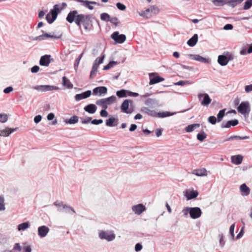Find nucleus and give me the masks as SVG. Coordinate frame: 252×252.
<instances>
[{
	"label": "nucleus",
	"mask_w": 252,
	"mask_h": 252,
	"mask_svg": "<svg viewBox=\"0 0 252 252\" xmlns=\"http://www.w3.org/2000/svg\"><path fill=\"white\" fill-rule=\"evenodd\" d=\"M154 73H150L149 74L150 77V80L149 82L150 85H153L164 80V79L158 75L152 77Z\"/></svg>",
	"instance_id": "nucleus-18"
},
{
	"label": "nucleus",
	"mask_w": 252,
	"mask_h": 252,
	"mask_svg": "<svg viewBox=\"0 0 252 252\" xmlns=\"http://www.w3.org/2000/svg\"><path fill=\"white\" fill-rule=\"evenodd\" d=\"M213 2L215 5L217 6H222L227 4V2L225 0H214Z\"/></svg>",
	"instance_id": "nucleus-46"
},
{
	"label": "nucleus",
	"mask_w": 252,
	"mask_h": 252,
	"mask_svg": "<svg viewBox=\"0 0 252 252\" xmlns=\"http://www.w3.org/2000/svg\"><path fill=\"white\" fill-rule=\"evenodd\" d=\"M99 237L102 240L110 242L115 239L116 236L112 231L101 230L99 232Z\"/></svg>",
	"instance_id": "nucleus-5"
},
{
	"label": "nucleus",
	"mask_w": 252,
	"mask_h": 252,
	"mask_svg": "<svg viewBox=\"0 0 252 252\" xmlns=\"http://www.w3.org/2000/svg\"><path fill=\"white\" fill-rule=\"evenodd\" d=\"M239 124V121L237 119L231 120L227 121L225 124L223 122L221 124L222 128H230L231 126H235Z\"/></svg>",
	"instance_id": "nucleus-17"
},
{
	"label": "nucleus",
	"mask_w": 252,
	"mask_h": 252,
	"mask_svg": "<svg viewBox=\"0 0 252 252\" xmlns=\"http://www.w3.org/2000/svg\"><path fill=\"white\" fill-rule=\"evenodd\" d=\"M41 32L43 33V34L41 35L42 40L48 38H51L54 39H59L60 38V36L55 35L54 34H52L51 33H46L43 30L41 31Z\"/></svg>",
	"instance_id": "nucleus-26"
},
{
	"label": "nucleus",
	"mask_w": 252,
	"mask_h": 252,
	"mask_svg": "<svg viewBox=\"0 0 252 252\" xmlns=\"http://www.w3.org/2000/svg\"><path fill=\"white\" fill-rule=\"evenodd\" d=\"M39 67L38 65H34L31 69L32 73H37L39 70Z\"/></svg>",
	"instance_id": "nucleus-61"
},
{
	"label": "nucleus",
	"mask_w": 252,
	"mask_h": 252,
	"mask_svg": "<svg viewBox=\"0 0 252 252\" xmlns=\"http://www.w3.org/2000/svg\"><path fill=\"white\" fill-rule=\"evenodd\" d=\"M78 122V117L74 115L72 117H70V119L65 120L64 121V122L66 124H75L77 123Z\"/></svg>",
	"instance_id": "nucleus-36"
},
{
	"label": "nucleus",
	"mask_w": 252,
	"mask_h": 252,
	"mask_svg": "<svg viewBox=\"0 0 252 252\" xmlns=\"http://www.w3.org/2000/svg\"><path fill=\"white\" fill-rule=\"evenodd\" d=\"M196 137L198 140L202 142L207 137V134L204 131H202L201 132L198 133L197 134Z\"/></svg>",
	"instance_id": "nucleus-43"
},
{
	"label": "nucleus",
	"mask_w": 252,
	"mask_h": 252,
	"mask_svg": "<svg viewBox=\"0 0 252 252\" xmlns=\"http://www.w3.org/2000/svg\"><path fill=\"white\" fill-rule=\"evenodd\" d=\"M234 228L235 223L232 224L229 228V237L231 240H233L234 238Z\"/></svg>",
	"instance_id": "nucleus-45"
},
{
	"label": "nucleus",
	"mask_w": 252,
	"mask_h": 252,
	"mask_svg": "<svg viewBox=\"0 0 252 252\" xmlns=\"http://www.w3.org/2000/svg\"><path fill=\"white\" fill-rule=\"evenodd\" d=\"M95 103L97 105L101 106L103 109H106L108 108L104 98L97 100Z\"/></svg>",
	"instance_id": "nucleus-37"
},
{
	"label": "nucleus",
	"mask_w": 252,
	"mask_h": 252,
	"mask_svg": "<svg viewBox=\"0 0 252 252\" xmlns=\"http://www.w3.org/2000/svg\"><path fill=\"white\" fill-rule=\"evenodd\" d=\"M198 99L201 101V104L203 106H207L211 102V99L207 94H200L198 95Z\"/></svg>",
	"instance_id": "nucleus-9"
},
{
	"label": "nucleus",
	"mask_w": 252,
	"mask_h": 252,
	"mask_svg": "<svg viewBox=\"0 0 252 252\" xmlns=\"http://www.w3.org/2000/svg\"><path fill=\"white\" fill-rule=\"evenodd\" d=\"M104 99L107 106L114 103L117 100V98L115 95H112Z\"/></svg>",
	"instance_id": "nucleus-39"
},
{
	"label": "nucleus",
	"mask_w": 252,
	"mask_h": 252,
	"mask_svg": "<svg viewBox=\"0 0 252 252\" xmlns=\"http://www.w3.org/2000/svg\"><path fill=\"white\" fill-rule=\"evenodd\" d=\"M182 212L183 213L185 217H187L188 214H189L190 218H192V219H196L199 218L202 214V211L201 209L197 207H185L183 209Z\"/></svg>",
	"instance_id": "nucleus-2"
},
{
	"label": "nucleus",
	"mask_w": 252,
	"mask_h": 252,
	"mask_svg": "<svg viewBox=\"0 0 252 252\" xmlns=\"http://www.w3.org/2000/svg\"><path fill=\"white\" fill-rule=\"evenodd\" d=\"M133 101L130 99H126L125 100L121 106V111L124 113L126 114H131L132 113L133 109L131 108L129 109V104H132Z\"/></svg>",
	"instance_id": "nucleus-6"
},
{
	"label": "nucleus",
	"mask_w": 252,
	"mask_h": 252,
	"mask_svg": "<svg viewBox=\"0 0 252 252\" xmlns=\"http://www.w3.org/2000/svg\"><path fill=\"white\" fill-rule=\"evenodd\" d=\"M118 119L111 117V118H109L108 119L106 120L105 124L107 126L111 127L116 126L118 124Z\"/></svg>",
	"instance_id": "nucleus-23"
},
{
	"label": "nucleus",
	"mask_w": 252,
	"mask_h": 252,
	"mask_svg": "<svg viewBox=\"0 0 252 252\" xmlns=\"http://www.w3.org/2000/svg\"><path fill=\"white\" fill-rule=\"evenodd\" d=\"M200 127L199 124H193L188 125L185 128V130L187 132H191L193 131L195 129Z\"/></svg>",
	"instance_id": "nucleus-30"
},
{
	"label": "nucleus",
	"mask_w": 252,
	"mask_h": 252,
	"mask_svg": "<svg viewBox=\"0 0 252 252\" xmlns=\"http://www.w3.org/2000/svg\"><path fill=\"white\" fill-rule=\"evenodd\" d=\"M198 195V192L197 190H192L191 191H187L185 194V196L187 200H190L195 198Z\"/></svg>",
	"instance_id": "nucleus-21"
},
{
	"label": "nucleus",
	"mask_w": 252,
	"mask_h": 252,
	"mask_svg": "<svg viewBox=\"0 0 252 252\" xmlns=\"http://www.w3.org/2000/svg\"><path fill=\"white\" fill-rule=\"evenodd\" d=\"M198 41V35L194 34L187 42L188 45L190 47L195 46Z\"/></svg>",
	"instance_id": "nucleus-25"
},
{
	"label": "nucleus",
	"mask_w": 252,
	"mask_h": 252,
	"mask_svg": "<svg viewBox=\"0 0 252 252\" xmlns=\"http://www.w3.org/2000/svg\"><path fill=\"white\" fill-rule=\"evenodd\" d=\"M226 109H223L222 110H220L218 114H217V121L218 122H220L222 120V119L223 117L225 115V112Z\"/></svg>",
	"instance_id": "nucleus-40"
},
{
	"label": "nucleus",
	"mask_w": 252,
	"mask_h": 252,
	"mask_svg": "<svg viewBox=\"0 0 252 252\" xmlns=\"http://www.w3.org/2000/svg\"><path fill=\"white\" fill-rule=\"evenodd\" d=\"M208 121L209 123L211 124L212 125H215L217 121V118L216 117L214 116H211L208 117Z\"/></svg>",
	"instance_id": "nucleus-50"
},
{
	"label": "nucleus",
	"mask_w": 252,
	"mask_h": 252,
	"mask_svg": "<svg viewBox=\"0 0 252 252\" xmlns=\"http://www.w3.org/2000/svg\"><path fill=\"white\" fill-rule=\"evenodd\" d=\"M103 123V120L102 119H94L91 121V124L94 125H98Z\"/></svg>",
	"instance_id": "nucleus-58"
},
{
	"label": "nucleus",
	"mask_w": 252,
	"mask_h": 252,
	"mask_svg": "<svg viewBox=\"0 0 252 252\" xmlns=\"http://www.w3.org/2000/svg\"><path fill=\"white\" fill-rule=\"evenodd\" d=\"M22 249V247L20 246V244L18 243H15L14 245L13 250L16 251H21Z\"/></svg>",
	"instance_id": "nucleus-57"
},
{
	"label": "nucleus",
	"mask_w": 252,
	"mask_h": 252,
	"mask_svg": "<svg viewBox=\"0 0 252 252\" xmlns=\"http://www.w3.org/2000/svg\"><path fill=\"white\" fill-rule=\"evenodd\" d=\"M145 104L152 108L158 107L161 106L159 100L156 99L148 98L145 102Z\"/></svg>",
	"instance_id": "nucleus-12"
},
{
	"label": "nucleus",
	"mask_w": 252,
	"mask_h": 252,
	"mask_svg": "<svg viewBox=\"0 0 252 252\" xmlns=\"http://www.w3.org/2000/svg\"><path fill=\"white\" fill-rule=\"evenodd\" d=\"M207 171L205 168L195 170L192 171V174L197 176H203L207 175Z\"/></svg>",
	"instance_id": "nucleus-32"
},
{
	"label": "nucleus",
	"mask_w": 252,
	"mask_h": 252,
	"mask_svg": "<svg viewBox=\"0 0 252 252\" xmlns=\"http://www.w3.org/2000/svg\"><path fill=\"white\" fill-rule=\"evenodd\" d=\"M157 9V7H155L154 6L151 7L150 8L147 9L142 14H140L143 17H147V13L153 11V10Z\"/></svg>",
	"instance_id": "nucleus-53"
},
{
	"label": "nucleus",
	"mask_w": 252,
	"mask_h": 252,
	"mask_svg": "<svg viewBox=\"0 0 252 252\" xmlns=\"http://www.w3.org/2000/svg\"><path fill=\"white\" fill-rule=\"evenodd\" d=\"M66 20L69 23L75 22L80 30H81V23H82L83 26L92 25L90 15L79 14L77 10L70 11L67 15Z\"/></svg>",
	"instance_id": "nucleus-1"
},
{
	"label": "nucleus",
	"mask_w": 252,
	"mask_h": 252,
	"mask_svg": "<svg viewBox=\"0 0 252 252\" xmlns=\"http://www.w3.org/2000/svg\"><path fill=\"white\" fill-rule=\"evenodd\" d=\"M29 223L25 222L18 225V229L19 231L24 230L29 227Z\"/></svg>",
	"instance_id": "nucleus-41"
},
{
	"label": "nucleus",
	"mask_w": 252,
	"mask_h": 252,
	"mask_svg": "<svg viewBox=\"0 0 252 252\" xmlns=\"http://www.w3.org/2000/svg\"><path fill=\"white\" fill-rule=\"evenodd\" d=\"M189 84V81H187V80H181V81H179L178 82H177L176 83H174V85H176V86H184L185 85H187V84Z\"/></svg>",
	"instance_id": "nucleus-52"
},
{
	"label": "nucleus",
	"mask_w": 252,
	"mask_h": 252,
	"mask_svg": "<svg viewBox=\"0 0 252 252\" xmlns=\"http://www.w3.org/2000/svg\"><path fill=\"white\" fill-rule=\"evenodd\" d=\"M111 37L115 41L116 43L122 44L126 40V36L124 34H120L118 32H114L111 35Z\"/></svg>",
	"instance_id": "nucleus-8"
},
{
	"label": "nucleus",
	"mask_w": 252,
	"mask_h": 252,
	"mask_svg": "<svg viewBox=\"0 0 252 252\" xmlns=\"http://www.w3.org/2000/svg\"><path fill=\"white\" fill-rule=\"evenodd\" d=\"M60 12L59 5L55 4L53 9L50 10L49 13L46 16V19L49 24L53 23L56 19L58 13Z\"/></svg>",
	"instance_id": "nucleus-3"
},
{
	"label": "nucleus",
	"mask_w": 252,
	"mask_h": 252,
	"mask_svg": "<svg viewBox=\"0 0 252 252\" xmlns=\"http://www.w3.org/2000/svg\"><path fill=\"white\" fill-rule=\"evenodd\" d=\"M49 228L45 225H42L38 228V235L41 238L45 237L49 232Z\"/></svg>",
	"instance_id": "nucleus-13"
},
{
	"label": "nucleus",
	"mask_w": 252,
	"mask_h": 252,
	"mask_svg": "<svg viewBox=\"0 0 252 252\" xmlns=\"http://www.w3.org/2000/svg\"><path fill=\"white\" fill-rule=\"evenodd\" d=\"M244 0H230L227 2V4L231 6L234 7L238 4L241 3Z\"/></svg>",
	"instance_id": "nucleus-42"
},
{
	"label": "nucleus",
	"mask_w": 252,
	"mask_h": 252,
	"mask_svg": "<svg viewBox=\"0 0 252 252\" xmlns=\"http://www.w3.org/2000/svg\"><path fill=\"white\" fill-rule=\"evenodd\" d=\"M97 70L95 69L92 68L90 73V78H93L96 76Z\"/></svg>",
	"instance_id": "nucleus-62"
},
{
	"label": "nucleus",
	"mask_w": 252,
	"mask_h": 252,
	"mask_svg": "<svg viewBox=\"0 0 252 252\" xmlns=\"http://www.w3.org/2000/svg\"><path fill=\"white\" fill-rule=\"evenodd\" d=\"M63 212L70 214H72V213H76L75 211L72 207L66 204H65V206H63Z\"/></svg>",
	"instance_id": "nucleus-35"
},
{
	"label": "nucleus",
	"mask_w": 252,
	"mask_h": 252,
	"mask_svg": "<svg viewBox=\"0 0 252 252\" xmlns=\"http://www.w3.org/2000/svg\"><path fill=\"white\" fill-rule=\"evenodd\" d=\"M29 39L34 40V41H35V40H39V41L42 40L41 35H40L39 36H35V37L29 36Z\"/></svg>",
	"instance_id": "nucleus-59"
},
{
	"label": "nucleus",
	"mask_w": 252,
	"mask_h": 252,
	"mask_svg": "<svg viewBox=\"0 0 252 252\" xmlns=\"http://www.w3.org/2000/svg\"><path fill=\"white\" fill-rule=\"evenodd\" d=\"M233 28V26L231 24H226L223 28V29L226 31L231 30Z\"/></svg>",
	"instance_id": "nucleus-60"
},
{
	"label": "nucleus",
	"mask_w": 252,
	"mask_h": 252,
	"mask_svg": "<svg viewBox=\"0 0 252 252\" xmlns=\"http://www.w3.org/2000/svg\"><path fill=\"white\" fill-rule=\"evenodd\" d=\"M17 128H10L8 127H6L4 129H0V136L3 137L8 136L11 133L16 131L17 129Z\"/></svg>",
	"instance_id": "nucleus-19"
},
{
	"label": "nucleus",
	"mask_w": 252,
	"mask_h": 252,
	"mask_svg": "<svg viewBox=\"0 0 252 252\" xmlns=\"http://www.w3.org/2000/svg\"><path fill=\"white\" fill-rule=\"evenodd\" d=\"M218 62L221 66L226 65L228 63V60H227L226 56L224 55H219Z\"/></svg>",
	"instance_id": "nucleus-24"
},
{
	"label": "nucleus",
	"mask_w": 252,
	"mask_h": 252,
	"mask_svg": "<svg viewBox=\"0 0 252 252\" xmlns=\"http://www.w3.org/2000/svg\"><path fill=\"white\" fill-rule=\"evenodd\" d=\"M189 57L192 59L194 60L201 63H209L210 62V60L209 59H207L199 55H192L189 54L188 55Z\"/></svg>",
	"instance_id": "nucleus-15"
},
{
	"label": "nucleus",
	"mask_w": 252,
	"mask_h": 252,
	"mask_svg": "<svg viewBox=\"0 0 252 252\" xmlns=\"http://www.w3.org/2000/svg\"><path fill=\"white\" fill-rule=\"evenodd\" d=\"M243 158V157L240 155L232 156L231 158V162L236 165H239L242 163Z\"/></svg>",
	"instance_id": "nucleus-22"
},
{
	"label": "nucleus",
	"mask_w": 252,
	"mask_h": 252,
	"mask_svg": "<svg viewBox=\"0 0 252 252\" xmlns=\"http://www.w3.org/2000/svg\"><path fill=\"white\" fill-rule=\"evenodd\" d=\"M84 109L86 112L93 114L96 112L97 110V107L94 104H89L86 105L84 107Z\"/></svg>",
	"instance_id": "nucleus-20"
},
{
	"label": "nucleus",
	"mask_w": 252,
	"mask_h": 252,
	"mask_svg": "<svg viewBox=\"0 0 252 252\" xmlns=\"http://www.w3.org/2000/svg\"><path fill=\"white\" fill-rule=\"evenodd\" d=\"M41 119H42V116L41 115H37L34 118V122L35 123L37 124L41 121Z\"/></svg>",
	"instance_id": "nucleus-63"
},
{
	"label": "nucleus",
	"mask_w": 252,
	"mask_h": 252,
	"mask_svg": "<svg viewBox=\"0 0 252 252\" xmlns=\"http://www.w3.org/2000/svg\"><path fill=\"white\" fill-rule=\"evenodd\" d=\"M8 120V115L5 114H0V122L5 123Z\"/></svg>",
	"instance_id": "nucleus-51"
},
{
	"label": "nucleus",
	"mask_w": 252,
	"mask_h": 252,
	"mask_svg": "<svg viewBox=\"0 0 252 252\" xmlns=\"http://www.w3.org/2000/svg\"><path fill=\"white\" fill-rule=\"evenodd\" d=\"M5 209L4 197L2 196H0V211H4Z\"/></svg>",
	"instance_id": "nucleus-48"
},
{
	"label": "nucleus",
	"mask_w": 252,
	"mask_h": 252,
	"mask_svg": "<svg viewBox=\"0 0 252 252\" xmlns=\"http://www.w3.org/2000/svg\"><path fill=\"white\" fill-rule=\"evenodd\" d=\"M240 189L241 192L244 193L245 195H248L250 194V189L245 184H243L240 186Z\"/></svg>",
	"instance_id": "nucleus-34"
},
{
	"label": "nucleus",
	"mask_w": 252,
	"mask_h": 252,
	"mask_svg": "<svg viewBox=\"0 0 252 252\" xmlns=\"http://www.w3.org/2000/svg\"><path fill=\"white\" fill-rule=\"evenodd\" d=\"M141 111L146 113L149 116L153 117H156V111L153 110H151L148 107H143L141 109Z\"/></svg>",
	"instance_id": "nucleus-27"
},
{
	"label": "nucleus",
	"mask_w": 252,
	"mask_h": 252,
	"mask_svg": "<svg viewBox=\"0 0 252 252\" xmlns=\"http://www.w3.org/2000/svg\"><path fill=\"white\" fill-rule=\"evenodd\" d=\"M32 88L39 92H48L59 90L58 87L48 85L35 86L32 87Z\"/></svg>",
	"instance_id": "nucleus-7"
},
{
	"label": "nucleus",
	"mask_w": 252,
	"mask_h": 252,
	"mask_svg": "<svg viewBox=\"0 0 252 252\" xmlns=\"http://www.w3.org/2000/svg\"><path fill=\"white\" fill-rule=\"evenodd\" d=\"M117 7L120 10L124 11L126 9V6L121 2H117L116 3Z\"/></svg>",
	"instance_id": "nucleus-56"
},
{
	"label": "nucleus",
	"mask_w": 252,
	"mask_h": 252,
	"mask_svg": "<svg viewBox=\"0 0 252 252\" xmlns=\"http://www.w3.org/2000/svg\"><path fill=\"white\" fill-rule=\"evenodd\" d=\"M100 19L102 21L109 22L110 19V16L107 13H102L100 14Z\"/></svg>",
	"instance_id": "nucleus-44"
},
{
	"label": "nucleus",
	"mask_w": 252,
	"mask_h": 252,
	"mask_svg": "<svg viewBox=\"0 0 252 252\" xmlns=\"http://www.w3.org/2000/svg\"><path fill=\"white\" fill-rule=\"evenodd\" d=\"M219 237L220 238V245L221 247H223L225 245V242L223 239V235L222 233L220 234L219 235Z\"/></svg>",
	"instance_id": "nucleus-54"
},
{
	"label": "nucleus",
	"mask_w": 252,
	"mask_h": 252,
	"mask_svg": "<svg viewBox=\"0 0 252 252\" xmlns=\"http://www.w3.org/2000/svg\"><path fill=\"white\" fill-rule=\"evenodd\" d=\"M51 56L50 55H45L41 57L39 64L41 66H48L51 61H53V59L51 58Z\"/></svg>",
	"instance_id": "nucleus-10"
},
{
	"label": "nucleus",
	"mask_w": 252,
	"mask_h": 252,
	"mask_svg": "<svg viewBox=\"0 0 252 252\" xmlns=\"http://www.w3.org/2000/svg\"><path fill=\"white\" fill-rule=\"evenodd\" d=\"M146 208L145 206L142 204H138L136 205H134L132 207V210L135 214L140 215L142 212L146 210Z\"/></svg>",
	"instance_id": "nucleus-14"
},
{
	"label": "nucleus",
	"mask_w": 252,
	"mask_h": 252,
	"mask_svg": "<svg viewBox=\"0 0 252 252\" xmlns=\"http://www.w3.org/2000/svg\"><path fill=\"white\" fill-rule=\"evenodd\" d=\"M245 90L247 93L252 91V84L247 85L245 87Z\"/></svg>",
	"instance_id": "nucleus-64"
},
{
	"label": "nucleus",
	"mask_w": 252,
	"mask_h": 252,
	"mask_svg": "<svg viewBox=\"0 0 252 252\" xmlns=\"http://www.w3.org/2000/svg\"><path fill=\"white\" fill-rule=\"evenodd\" d=\"M238 112L245 117L248 116L250 112V105L248 101H243L237 107Z\"/></svg>",
	"instance_id": "nucleus-4"
},
{
	"label": "nucleus",
	"mask_w": 252,
	"mask_h": 252,
	"mask_svg": "<svg viewBox=\"0 0 252 252\" xmlns=\"http://www.w3.org/2000/svg\"><path fill=\"white\" fill-rule=\"evenodd\" d=\"M112 24L114 25L115 26H118L119 24V19L116 17H110L109 21Z\"/></svg>",
	"instance_id": "nucleus-49"
},
{
	"label": "nucleus",
	"mask_w": 252,
	"mask_h": 252,
	"mask_svg": "<svg viewBox=\"0 0 252 252\" xmlns=\"http://www.w3.org/2000/svg\"><path fill=\"white\" fill-rule=\"evenodd\" d=\"M54 205L58 208V211L59 212H63V206L65 205L63 202L56 201L54 203Z\"/></svg>",
	"instance_id": "nucleus-38"
},
{
	"label": "nucleus",
	"mask_w": 252,
	"mask_h": 252,
	"mask_svg": "<svg viewBox=\"0 0 252 252\" xmlns=\"http://www.w3.org/2000/svg\"><path fill=\"white\" fill-rule=\"evenodd\" d=\"M81 122L82 124H87L89 123L90 122H91L92 120V117H88L86 119H83L82 118H80Z\"/></svg>",
	"instance_id": "nucleus-55"
},
{
	"label": "nucleus",
	"mask_w": 252,
	"mask_h": 252,
	"mask_svg": "<svg viewBox=\"0 0 252 252\" xmlns=\"http://www.w3.org/2000/svg\"><path fill=\"white\" fill-rule=\"evenodd\" d=\"M107 92V88L104 86L97 87L94 88L93 90V94L94 95L98 94L101 96L106 94Z\"/></svg>",
	"instance_id": "nucleus-11"
},
{
	"label": "nucleus",
	"mask_w": 252,
	"mask_h": 252,
	"mask_svg": "<svg viewBox=\"0 0 252 252\" xmlns=\"http://www.w3.org/2000/svg\"><path fill=\"white\" fill-rule=\"evenodd\" d=\"M252 6V0H247L245 1L243 9L244 10H248L250 9Z\"/></svg>",
	"instance_id": "nucleus-47"
},
{
	"label": "nucleus",
	"mask_w": 252,
	"mask_h": 252,
	"mask_svg": "<svg viewBox=\"0 0 252 252\" xmlns=\"http://www.w3.org/2000/svg\"><path fill=\"white\" fill-rule=\"evenodd\" d=\"M175 114H176V112L171 113L169 112H156V118H157V117L165 118V117L173 116Z\"/></svg>",
	"instance_id": "nucleus-28"
},
{
	"label": "nucleus",
	"mask_w": 252,
	"mask_h": 252,
	"mask_svg": "<svg viewBox=\"0 0 252 252\" xmlns=\"http://www.w3.org/2000/svg\"><path fill=\"white\" fill-rule=\"evenodd\" d=\"M92 94V92L90 90H88L81 94H76L75 96V99L78 101L83 99H85L89 97Z\"/></svg>",
	"instance_id": "nucleus-16"
},
{
	"label": "nucleus",
	"mask_w": 252,
	"mask_h": 252,
	"mask_svg": "<svg viewBox=\"0 0 252 252\" xmlns=\"http://www.w3.org/2000/svg\"><path fill=\"white\" fill-rule=\"evenodd\" d=\"M76 1L78 2L82 3V5L86 7H88L89 4H97V5H100V4L98 3H97L95 1H90L87 0H76Z\"/></svg>",
	"instance_id": "nucleus-31"
},
{
	"label": "nucleus",
	"mask_w": 252,
	"mask_h": 252,
	"mask_svg": "<svg viewBox=\"0 0 252 252\" xmlns=\"http://www.w3.org/2000/svg\"><path fill=\"white\" fill-rule=\"evenodd\" d=\"M62 84L63 86L66 87L68 89H72L73 88V84L65 76H63L62 78Z\"/></svg>",
	"instance_id": "nucleus-29"
},
{
	"label": "nucleus",
	"mask_w": 252,
	"mask_h": 252,
	"mask_svg": "<svg viewBox=\"0 0 252 252\" xmlns=\"http://www.w3.org/2000/svg\"><path fill=\"white\" fill-rule=\"evenodd\" d=\"M128 90L122 89L116 92V95L119 98L125 97L128 96Z\"/></svg>",
	"instance_id": "nucleus-33"
}]
</instances>
